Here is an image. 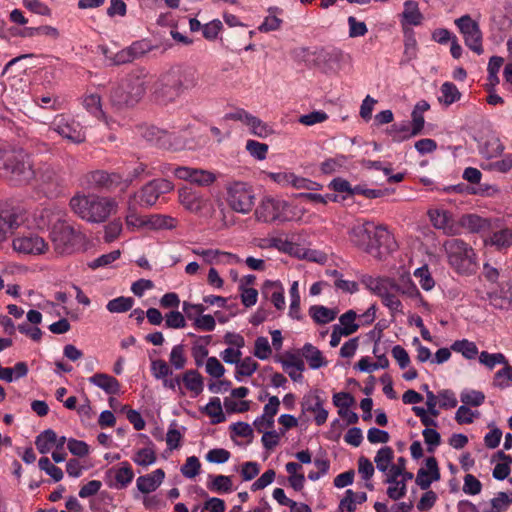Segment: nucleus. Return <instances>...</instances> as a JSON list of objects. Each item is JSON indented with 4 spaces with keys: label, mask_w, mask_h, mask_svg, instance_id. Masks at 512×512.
<instances>
[{
    "label": "nucleus",
    "mask_w": 512,
    "mask_h": 512,
    "mask_svg": "<svg viewBox=\"0 0 512 512\" xmlns=\"http://www.w3.org/2000/svg\"><path fill=\"white\" fill-rule=\"evenodd\" d=\"M133 304V298L120 296L108 301L106 309L110 313H124L129 311L133 307Z\"/></svg>",
    "instance_id": "47"
},
{
    "label": "nucleus",
    "mask_w": 512,
    "mask_h": 512,
    "mask_svg": "<svg viewBox=\"0 0 512 512\" xmlns=\"http://www.w3.org/2000/svg\"><path fill=\"white\" fill-rule=\"evenodd\" d=\"M451 349L457 353L462 354V356L466 359H474L478 354V348L476 344L467 339L457 340L455 341Z\"/></svg>",
    "instance_id": "43"
},
{
    "label": "nucleus",
    "mask_w": 512,
    "mask_h": 512,
    "mask_svg": "<svg viewBox=\"0 0 512 512\" xmlns=\"http://www.w3.org/2000/svg\"><path fill=\"white\" fill-rule=\"evenodd\" d=\"M347 157L344 155H337L334 158L326 159L321 163L320 169L324 174H332L345 167Z\"/></svg>",
    "instance_id": "51"
},
{
    "label": "nucleus",
    "mask_w": 512,
    "mask_h": 512,
    "mask_svg": "<svg viewBox=\"0 0 512 512\" xmlns=\"http://www.w3.org/2000/svg\"><path fill=\"white\" fill-rule=\"evenodd\" d=\"M0 172L17 184L36 178L33 163L23 151L0 150Z\"/></svg>",
    "instance_id": "6"
},
{
    "label": "nucleus",
    "mask_w": 512,
    "mask_h": 512,
    "mask_svg": "<svg viewBox=\"0 0 512 512\" xmlns=\"http://www.w3.org/2000/svg\"><path fill=\"white\" fill-rule=\"evenodd\" d=\"M142 175H151L149 171H147V165L143 162H137L134 167L131 169L128 168V172L125 175H122V184L125 187H128L135 179H138Z\"/></svg>",
    "instance_id": "49"
},
{
    "label": "nucleus",
    "mask_w": 512,
    "mask_h": 512,
    "mask_svg": "<svg viewBox=\"0 0 512 512\" xmlns=\"http://www.w3.org/2000/svg\"><path fill=\"white\" fill-rule=\"evenodd\" d=\"M182 381L193 397L200 395L204 389L203 377L196 370H187L182 376Z\"/></svg>",
    "instance_id": "26"
},
{
    "label": "nucleus",
    "mask_w": 512,
    "mask_h": 512,
    "mask_svg": "<svg viewBox=\"0 0 512 512\" xmlns=\"http://www.w3.org/2000/svg\"><path fill=\"white\" fill-rule=\"evenodd\" d=\"M12 247L17 253L33 256L45 254L49 250V244L45 239L35 233L16 236L12 241Z\"/></svg>",
    "instance_id": "13"
},
{
    "label": "nucleus",
    "mask_w": 512,
    "mask_h": 512,
    "mask_svg": "<svg viewBox=\"0 0 512 512\" xmlns=\"http://www.w3.org/2000/svg\"><path fill=\"white\" fill-rule=\"evenodd\" d=\"M247 127L249 128L251 134L260 138H266L273 134V129L267 123L263 122L260 118L254 115L251 117Z\"/></svg>",
    "instance_id": "48"
},
{
    "label": "nucleus",
    "mask_w": 512,
    "mask_h": 512,
    "mask_svg": "<svg viewBox=\"0 0 512 512\" xmlns=\"http://www.w3.org/2000/svg\"><path fill=\"white\" fill-rule=\"evenodd\" d=\"M23 221L21 210L15 207L0 208V241L6 238V235L17 228Z\"/></svg>",
    "instance_id": "20"
},
{
    "label": "nucleus",
    "mask_w": 512,
    "mask_h": 512,
    "mask_svg": "<svg viewBox=\"0 0 512 512\" xmlns=\"http://www.w3.org/2000/svg\"><path fill=\"white\" fill-rule=\"evenodd\" d=\"M424 16L420 11L419 4L415 0H406L403 3V11L400 14V23L405 26H420L423 23Z\"/></svg>",
    "instance_id": "22"
},
{
    "label": "nucleus",
    "mask_w": 512,
    "mask_h": 512,
    "mask_svg": "<svg viewBox=\"0 0 512 512\" xmlns=\"http://www.w3.org/2000/svg\"><path fill=\"white\" fill-rule=\"evenodd\" d=\"M204 412L211 418L213 424L222 423L226 419L218 397L210 399L209 403L205 406Z\"/></svg>",
    "instance_id": "42"
},
{
    "label": "nucleus",
    "mask_w": 512,
    "mask_h": 512,
    "mask_svg": "<svg viewBox=\"0 0 512 512\" xmlns=\"http://www.w3.org/2000/svg\"><path fill=\"white\" fill-rule=\"evenodd\" d=\"M174 185L167 179H155L144 185L130 200L141 207L153 206L160 195L171 192Z\"/></svg>",
    "instance_id": "11"
},
{
    "label": "nucleus",
    "mask_w": 512,
    "mask_h": 512,
    "mask_svg": "<svg viewBox=\"0 0 512 512\" xmlns=\"http://www.w3.org/2000/svg\"><path fill=\"white\" fill-rule=\"evenodd\" d=\"M207 488L215 493H229L233 490V483L230 476L226 475H209Z\"/></svg>",
    "instance_id": "28"
},
{
    "label": "nucleus",
    "mask_w": 512,
    "mask_h": 512,
    "mask_svg": "<svg viewBox=\"0 0 512 512\" xmlns=\"http://www.w3.org/2000/svg\"><path fill=\"white\" fill-rule=\"evenodd\" d=\"M70 207L81 219L91 223H102L116 212L117 202L113 198L94 194L76 195L70 200Z\"/></svg>",
    "instance_id": "2"
},
{
    "label": "nucleus",
    "mask_w": 512,
    "mask_h": 512,
    "mask_svg": "<svg viewBox=\"0 0 512 512\" xmlns=\"http://www.w3.org/2000/svg\"><path fill=\"white\" fill-rule=\"evenodd\" d=\"M481 168L486 171L507 173L512 169V154H506L500 160L482 163Z\"/></svg>",
    "instance_id": "44"
},
{
    "label": "nucleus",
    "mask_w": 512,
    "mask_h": 512,
    "mask_svg": "<svg viewBox=\"0 0 512 512\" xmlns=\"http://www.w3.org/2000/svg\"><path fill=\"white\" fill-rule=\"evenodd\" d=\"M490 243L497 248H506L512 245V230L505 228L495 231L490 237Z\"/></svg>",
    "instance_id": "52"
},
{
    "label": "nucleus",
    "mask_w": 512,
    "mask_h": 512,
    "mask_svg": "<svg viewBox=\"0 0 512 512\" xmlns=\"http://www.w3.org/2000/svg\"><path fill=\"white\" fill-rule=\"evenodd\" d=\"M387 133L394 142L398 143L408 140L414 136H417L416 133H414V131L412 130L410 122L408 121H403L391 125L387 130Z\"/></svg>",
    "instance_id": "27"
},
{
    "label": "nucleus",
    "mask_w": 512,
    "mask_h": 512,
    "mask_svg": "<svg viewBox=\"0 0 512 512\" xmlns=\"http://www.w3.org/2000/svg\"><path fill=\"white\" fill-rule=\"evenodd\" d=\"M311 318L318 324H327L333 321L337 312L322 305H314L309 308Z\"/></svg>",
    "instance_id": "34"
},
{
    "label": "nucleus",
    "mask_w": 512,
    "mask_h": 512,
    "mask_svg": "<svg viewBox=\"0 0 512 512\" xmlns=\"http://www.w3.org/2000/svg\"><path fill=\"white\" fill-rule=\"evenodd\" d=\"M393 458V449L389 446H384L377 451L374 462L379 471L386 473L392 464Z\"/></svg>",
    "instance_id": "40"
},
{
    "label": "nucleus",
    "mask_w": 512,
    "mask_h": 512,
    "mask_svg": "<svg viewBox=\"0 0 512 512\" xmlns=\"http://www.w3.org/2000/svg\"><path fill=\"white\" fill-rule=\"evenodd\" d=\"M363 283L374 294L379 296L382 303L390 310L392 315L403 314V305L397 297L392 281L384 278L367 277Z\"/></svg>",
    "instance_id": "9"
},
{
    "label": "nucleus",
    "mask_w": 512,
    "mask_h": 512,
    "mask_svg": "<svg viewBox=\"0 0 512 512\" xmlns=\"http://www.w3.org/2000/svg\"><path fill=\"white\" fill-rule=\"evenodd\" d=\"M324 401L317 392L306 394L301 402L302 409L314 414V421L318 426L323 425L328 418V411L324 408Z\"/></svg>",
    "instance_id": "19"
},
{
    "label": "nucleus",
    "mask_w": 512,
    "mask_h": 512,
    "mask_svg": "<svg viewBox=\"0 0 512 512\" xmlns=\"http://www.w3.org/2000/svg\"><path fill=\"white\" fill-rule=\"evenodd\" d=\"M246 150L257 160H264L267 156L268 145L256 140H248L246 142Z\"/></svg>",
    "instance_id": "59"
},
{
    "label": "nucleus",
    "mask_w": 512,
    "mask_h": 512,
    "mask_svg": "<svg viewBox=\"0 0 512 512\" xmlns=\"http://www.w3.org/2000/svg\"><path fill=\"white\" fill-rule=\"evenodd\" d=\"M88 381L102 389L106 394L115 395L120 391L119 381L111 375L105 373H96Z\"/></svg>",
    "instance_id": "25"
},
{
    "label": "nucleus",
    "mask_w": 512,
    "mask_h": 512,
    "mask_svg": "<svg viewBox=\"0 0 512 512\" xmlns=\"http://www.w3.org/2000/svg\"><path fill=\"white\" fill-rule=\"evenodd\" d=\"M479 362L486 366L488 369L492 370L498 364H507V359L502 353H488L487 351H482L479 355Z\"/></svg>",
    "instance_id": "54"
},
{
    "label": "nucleus",
    "mask_w": 512,
    "mask_h": 512,
    "mask_svg": "<svg viewBox=\"0 0 512 512\" xmlns=\"http://www.w3.org/2000/svg\"><path fill=\"white\" fill-rule=\"evenodd\" d=\"M392 286L395 289V292L411 299H417L421 296L417 286L414 284L410 276H401L398 282L392 281Z\"/></svg>",
    "instance_id": "29"
},
{
    "label": "nucleus",
    "mask_w": 512,
    "mask_h": 512,
    "mask_svg": "<svg viewBox=\"0 0 512 512\" xmlns=\"http://www.w3.org/2000/svg\"><path fill=\"white\" fill-rule=\"evenodd\" d=\"M37 217L38 228L44 229L51 226L50 238L58 253H68L85 242V235L62 220L60 212L56 213L52 209L45 208Z\"/></svg>",
    "instance_id": "1"
},
{
    "label": "nucleus",
    "mask_w": 512,
    "mask_h": 512,
    "mask_svg": "<svg viewBox=\"0 0 512 512\" xmlns=\"http://www.w3.org/2000/svg\"><path fill=\"white\" fill-rule=\"evenodd\" d=\"M478 411H473L469 406L461 405L456 413H455V420L458 424H471L474 422L475 418L479 417Z\"/></svg>",
    "instance_id": "58"
},
{
    "label": "nucleus",
    "mask_w": 512,
    "mask_h": 512,
    "mask_svg": "<svg viewBox=\"0 0 512 512\" xmlns=\"http://www.w3.org/2000/svg\"><path fill=\"white\" fill-rule=\"evenodd\" d=\"M439 407L442 409H453L457 406L456 394L450 389H442L439 392Z\"/></svg>",
    "instance_id": "64"
},
{
    "label": "nucleus",
    "mask_w": 512,
    "mask_h": 512,
    "mask_svg": "<svg viewBox=\"0 0 512 512\" xmlns=\"http://www.w3.org/2000/svg\"><path fill=\"white\" fill-rule=\"evenodd\" d=\"M455 25L464 37L467 47L478 55L483 53L482 32L476 21L469 15H464L455 20Z\"/></svg>",
    "instance_id": "12"
},
{
    "label": "nucleus",
    "mask_w": 512,
    "mask_h": 512,
    "mask_svg": "<svg viewBox=\"0 0 512 512\" xmlns=\"http://www.w3.org/2000/svg\"><path fill=\"white\" fill-rule=\"evenodd\" d=\"M253 353L260 360H266L271 356L272 348L266 337L260 336L256 338Z\"/></svg>",
    "instance_id": "56"
},
{
    "label": "nucleus",
    "mask_w": 512,
    "mask_h": 512,
    "mask_svg": "<svg viewBox=\"0 0 512 512\" xmlns=\"http://www.w3.org/2000/svg\"><path fill=\"white\" fill-rule=\"evenodd\" d=\"M50 129L63 139L75 144H80L86 139L85 127L69 114L56 115L50 124Z\"/></svg>",
    "instance_id": "10"
},
{
    "label": "nucleus",
    "mask_w": 512,
    "mask_h": 512,
    "mask_svg": "<svg viewBox=\"0 0 512 512\" xmlns=\"http://www.w3.org/2000/svg\"><path fill=\"white\" fill-rule=\"evenodd\" d=\"M84 108L92 115L99 119H103L107 125H109L107 118L102 111L101 106V97L97 93H91L84 97L83 99Z\"/></svg>",
    "instance_id": "33"
},
{
    "label": "nucleus",
    "mask_w": 512,
    "mask_h": 512,
    "mask_svg": "<svg viewBox=\"0 0 512 512\" xmlns=\"http://www.w3.org/2000/svg\"><path fill=\"white\" fill-rule=\"evenodd\" d=\"M512 383V367L507 363L504 367L496 372L493 385L500 389L509 387Z\"/></svg>",
    "instance_id": "53"
},
{
    "label": "nucleus",
    "mask_w": 512,
    "mask_h": 512,
    "mask_svg": "<svg viewBox=\"0 0 512 512\" xmlns=\"http://www.w3.org/2000/svg\"><path fill=\"white\" fill-rule=\"evenodd\" d=\"M461 97V93L459 92L456 85L452 82H445L441 85L440 88V96L438 100L445 105H451L452 103L458 101Z\"/></svg>",
    "instance_id": "41"
},
{
    "label": "nucleus",
    "mask_w": 512,
    "mask_h": 512,
    "mask_svg": "<svg viewBox=\"0 0 512 512\" xmlns=\"http://www.w3.org/2000/svg\"><path fill=\"white\" fill-rule=\"evenodd\" d=\"M485 398V394L479 390L463 389L460 393V400L466 406L479 407Z\"/></svg>",
    "instance_id": "46"
},
{
    "label": "nucleus",
    "mask_w": 512,
    "mask_h": 512,
    "mask_svg": "<svg viewBox=\"0 0 512 512\" xmlns=\"http://www.w3.org/2000/svg\"><path fill=\"white\" fill-rule=\"evenodd\" d=\"M38 465L39 468L45 471L55 482H58L63 478L62 470L51 463L48 457L40 458Z\"/></svg>",
    "instance_id": "60"
},
{
    "label": "nucleus",
    "mask_w": 512,
    "mask_h": 512,
    "mask_svg": "<svg viewBox=\"0 0 512 512\" xmlns=\"http://www.w3.org/2000/svg\"><path fill=\"white\" fill-rule=\"evenodd\" d=\"M133 478V469L127 461L121 462L118 468H111L105 473L107 486L117 490L126 488Z\"/></svg>",
    "instance_id": "16"
},
{
    "label": "nucleus",
    "mask_w": 512,
    "mask_h": 512,
    "mask_svg": "<svg viewBox=\"0 0 512 512\" xmlns=\"http://www.w3.org/2000/svg\"><path fill=\"white\" fill-rule=\"evenodd\" d=\"M193 325L197 330L211 332L216 327L215 319L212 315L206 314L191 318Z\"/></svg>",
    "instance_id": "63"
},
{
    "label": "nucleus",
    "mask_w": 512,
    "mask_h": 512,
    "mask_svg": "<svg viewBox=\"0 0 512 512\" xmlns=\"http://www.w3.org/2000/svg\"><path fill=\"white\" fill-rule=\"evenodd\" d=\"M287 203L282 200L270 197L264 198L255 210V217L258 221L271 223L274 221H285L284 210Z\"/></svg>",
    "instance_id": "14"
},
{
    "label": "nucleus",
    "mask_w": 512,
    "mask_h": 512,
    "mask_svg": "<svg viewBox=\"0 0 512 512\" xmlns=\"http://www.w3.org/2000/svg\"><path fill=\"white\" fill-rule=\"evenodd\" d=\"M146 88V75L142 71L132 72L112 88L110 103L116 110L133 107L142 99Z\"/></svg>",
    "instance_id": "3"
},
{
    "label": "nucleus",
    "mask_w": 512,
    "mask_h": 512,
    "mask_svg": "<svg viewBox=\"0 0 512 512\" xmlns=\"http://www.w3.org/2000/svg\"><path fill=\"white\" fill-rule=\"evenodd\" d=\"M443 249L451 268L461 275H472L478 269L475 250L459 238L448 239L443 243Z\"/></svg>",
    "instance_id": "5"
},
{
    "label": "nucleus",
    "mask_w": 512,
    "mask_h": 512,
    "mask_svg": "<svg viewBox=\"0 0 512 512\" xmlns=\"http://www.w3.org/2000/svg\"><path fill=\"white\" fill-rule=\"evenodd\" d=\"M178 198L180 204L186 210L194 214H201L209 203V200L201 193L188 187H182L179 189Z\"/></svg>",
    "instance_id": "17"
},
{
    "label": "nucleus",
    "mask_w": 512,
    "mask_h": 512,
    "mask_svg": "<svg viewBox=\"0 0 512 512\" xmlns=\"http://www.w3.org/2000/svg\"><path fill=\"white\" fill-rule=\"evenodd\" d=\"M505 147L497 137H491L485 141L483 146L480 148V153L486 159H493L500 156Z\"/></svg>",
    "instance_id": "36"
},
{
    "label": "nucleus",
    "mask_w": 512,
    "mask_h": 512,
    "mask_svg": "<svg viewBox=\"0 0 512 512\" xmlns=\"http://www.w3.org/2000/svg\"><path fill=\"white\" fill-rule=\"evenodd\" d=\"M156 459L155 451L150 447L139 449L132 457L133 462L142 467L154 464Z\"/></svg>",
    "instance_id": "50"
},
{
    "label": "nucleus",
    "mask_w": 512,
    "mask_h": 512,
    "mask_svg": "<svg viewBox=\"0 0 512 512\" xmlns=\"http://www.w3.org/2000/svg\"><path fill=\"white\" fill-rule=\"evenodd\" d=\"M200 468L201 463L199 459L196 456H190L181 467V473L184 477L192 479L199 474Z\"/></svg>",
    "instance_id": "61"
},
{
    "label": "nucleus",
    "mask_w": 512,
    "mask_h": 512,
    "mask_svg": "<svg viewBox=\"0 0 512 512\" xmlns=\"http://www.w3.org/2000/svg\"><path fill=\"white\" fill-rule=\"evenodd\" d=\"M440 479V472L437 461L434 457H429L425 461V467L420 468L416 475V484L422 489L427 490L432 482Z\"/></svg>",
    "instance_id": "21"
},
{
    "label": "nucleus",
    "mask_w": 512,
    "mask_h": 512,
    "mask_svg": "<svg viewBox=\"0 0 512 512\" xmlns=\"http://www.w3.org/2000/svg\"><path fill=\"white\" fill-rule=\"evenodd\" d=\"M351 241L368 253L382 246L389 247L392 236L383 225H376L373 221L358 219L349 231Z\"/></svg>",
    "instance_id": "4"
},
{
    "label": "nucleus",
    "mask_w": 512,
    "mask_h": 512,
    "mask_svg": "<svg viewBox=\"0 0 512 512\" xmlns=\"http://www.w3.org/2000/svg\"><path fill=\"white\" fill-rule=\"evenodd\" d=\"M226 193L227 204L234 212L248 214L252 211L255 194L248 183L233 181L227 185Z\"/></svg>",
    "instance_id": "8"
},
{
    "label": "nucleus",
    "mask_w": 512,
    "mask_h": 512,
    "mask_svg": "<svg viewBox=\"0 0 512 512\" xmlns=\"http://www.w3.org/2000/svg\"><path fill=\"white\" fill-rule=\"evenodd\" d=\"M264 293H270V300L276 309L282 310L285 307L284 288L279 282L267 281L264 286Z\"/></svg>",
    "instance_id": "32"
},
{
    "label": "nucleus",
    "mask_w": 512,
    "mask_h": 512,
    "mask_svg": "<svg viewBox=\"0 0 512 512\" xmlns=\"http://www.w3.org/2000/svg\"><path fill=\"white\" fill-rule=\"evenodd\" d=\"M198 84L197 72L187 68L181 71H173L161 80V95L167 100H174L183 92L195 88Z\"/></svg>",
    "instance_id": "7"
},
{
    "label": "nucleus",
    "mask_w": 512,
    "mask_h": 512,
    "mask_svg": "<svg viewBox=\"0 0 512 512\" xmlns=\"http://www.w3.org/2000/svg\"><path fill=\"white\" fill-rule=\"evenodd\" d=\"M56 441L57 434L53 430L47 429L36 437L35 445L41 454H46L51 450Z\"/></svg>",
    "instance_id": "39"
},
{
    "label": "nucleus",
    "mask_w": 512,
    "mask_h": 512,
    "mask_svg": "<svg viewBox=\"0 0 512 512\" xmlns=\"http://www.w3.org/2000/svg\"><path fill=\"white\" fill-rule=\"evenodd\" d=\"M282 10L278 7L269 9V15L264 18L262 24L258 27L260 32L268 33L277 31L281 28L282 20L277 17L276 13H281Z\"/></svg>",
    "instance_id": "38"
},
{
    "label": "nucleus",
    "mask_w": 512,
    "mask_h": 512,
    "mask_svg": "<svg viewBox=\"0 0 512 512\" xmlns=\"http://www.w3.org/2000/svg\"><path fill=\"white\" fill-rule=\"evenodd\" d=\"M283 368L293 381H301L304 370V363L300 360H290L283 362Z\"/></svg>",
    "instance_id": "57"
},
{
    "label": "nucleus",
    "mask_w": 512,
    "mask_h": 512,
    "mask_svg": "<svg viewBox=\"0 0 512 512\" xmlns=\"http://www.w3.org/2000/svg\"><path fill=\"white\" fill-rule=\"evenodd\" d=\"M137 204L132 200L128 202V212L126 215V225L128 228L132 229H140V228H148V216L143 217L137 214L136 212Z\"/></svg>",
    "instance_id": "35"
},
{
    "label": "nucleus",
    "mask_w": 512,
    "mask_h": 512,
    "mask_svg": "<svg viewBox=\"0 0 512 512\" xmlns=\"http://www.w3.org/2000/svg\"><path fill=\"white\" fill-rule=\"evenodd\" d=\"M432 226L441 230L445 235L454 236L460 234V225L453 214L443 208H430L427 211Z\"/></svg>",
    "instance_id": "15"
},
{
    "label": "nucleus",
    "mask_w": 512,
    "mask_h": 512,
    "mask_svg": "<svg viewBox=\"0 0 512 512\" xmlns=\"http://www.w3.org/2000/svg\"><path fill=\"white\" fill-rule=\"evenodd\" d=\"M178 225V220L169 215L153 214L148 216V228L152 230H172Z\"/></svg>",
    "instance_id": "31"
},
{
    "label": "nucleus",
    "mask_w": 512,
    "mask_h": 512,
    "mask_svg": "<svg viewBox=\"0 0 512 512\" xmlns=\"http://www.w3.org/2000/svg\"><path fill=\"white\" fill-rule=\"evenodd\" d=\"M258 363L252 357H245L240 359L236 364L235 379L239 382L242 381L243 377H249L254 374L258 369Z\"/></svg>",
    "instance_id": "37"
},
{
    "label": "nucleus",
    "mask_w": 512,
    "mask_h": 512,
    "mask_svg": "<svg viewBox=\"0 0 512 512\" xmlns=\"http://www.w3.org/2000/svg\"><path fill=\"white\" fill-rule=\"evenodd\" d=\"M174 175L199 186H209L216 180V175L213 172L190 167H178L174 170Z\"/></svg>",
    "instance_id": "18"
},
{
    "label": "nucleus",
    "mask_w": 512,
    "mask_h": 512,
    "mask_svg": "<svg viewBox=\"0 0 512 512\" xmlns=\"http://www.w3.org/2000/svg\"><path fill=\"white\" fill-rule=\"evenodd\" d=\"M169 361L176 370H180L185 367L187 358L182 344L173 346L170 352Z\"/></svg>",
    "instance_id": "55"
},
{
    "label": "nucleus",
    "mask_w": 512,
    "mask_h": 512,
    "mask_svg": "<svg viewBox=\"0 0 512 512\" xmlns=\"http://www.w3.org/2000/svg\"><path fill=\"white\" fill-rule=\"evenodd\" d=\"M302 355L307 360L311 369H319L327 365L322 352L310 343H306L303 346Z\"/></svg>",
    "instance_id": "30"
},
{
    "label": "nucleus",
    "mask_w": 512,
    "mask_h": 512,
    "mask_svg": "<svg viewBox=\"0 0 512 512\" xmlns=\"http://www.w3.org/2000/svg\"><path fill=\"white\" fill-rule=\"evenodd\" d=\"M88 183L94 187L112 189L122 184V175L116 172L94 171L88 176Z\"/></svg>",
    "instance_id": "23"
},
{
    "label": "nucleus",
    "mask_w": 512,
    "mask_h": 512,
    "mask_svg": "<svg viewBox=\"0 0 512 512\" xmlns=\"http://www.w3.org/2000/svg\"><path fill=\"white\" fill-rule=\"evenodd\" d=\"M165 478V472L159 468L149 474L139 476L136 480V487L139 492L149 494L157 490Z\"/></svg>",
    "instance_id": "24"
},
{
    "label": "nucleus",
    "mask_w": 512,
    "mask_h": 512,
    "mask_svg": "<svg viewBox=\"0 0 512 512\" xmlns=\"http://www.w3.org/2000/svg\"><path fill=\"white\" fill-rule=\"evenodd\" d=\"M457 221L460 225V232L462 231V228H466L471 232H478L486 225L485 220L475 214L463 215L460 220Z\"/></svg>",
    "instance_id": "45"
},
{
    "label": "nucleus",
    "mask_w": 512,
    "mask_h": 512,
    "mask_svg": "<svg viewBox=\"0 0 512 512\" xmlns=\"http://www.w3.org/2000/svg\"><path fill=\"white\" fill-rule=\"evenodd\" d=\"M414 276L418 279L422 289L426 291H430L435 285V281L432 278L427 266L417 268L414 271Z\"/></svg>",
    "instance_id": "62"
}]
</instances>
